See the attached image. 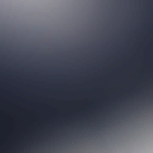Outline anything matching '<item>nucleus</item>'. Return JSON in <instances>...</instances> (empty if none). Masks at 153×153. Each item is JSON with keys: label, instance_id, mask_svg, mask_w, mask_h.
I'll list each match as a JSON object with an SVG mask.
<instances>
[{"label": "nucleus", "instance_id": "obj_1", "mask_svg": "<svg viewBox=\"0 0 153 153\" xmlns=\"http://www.w3.org/2000/svg\"><path fill=\"white\" fill-rule=\"evenodd\" d=\"M131 100L132 114H134V0H132Z\"/></svg>", "mask_w": 153, "mask_h": 153}, {"label": "nucleus", "instance_id": "obj_2", "mask_svg": "<svg viewBox=\"0 0 153 153\" xmlns=\"http://www.w3.org/2000/svg\"><path fill=\"white\" fill-rule=\"evenodd\" d=\"M134 19L135 18V17H134Z\"/></svg>", "mask_w": 153, "mask_h": 153}, {"label": "nucleus", "instance_id": "obj_3", "mask_svg": "<svg viewBox=\"0 0 153 153\" xmlns=\"http://www.w3.org/2000/svg\"><path fill=\"white\" fill-rule=\"evenodd\" d=\"M134 26H135V25H134Z\"/></svg>", "mask_w": 153, "mask_h": 153}, {"label": "nucleus", "instance_id": "obj_4", "mask_svg": "<svg viewBox=\"0 0 153 153\" xmlns=\"http://www.w3.org/2000/svg\"><path fill=\"white\" fill-rule=\"evenodd\" d=\"M134 73H135V71L134 72Z\"/></svg>", "mask_w": 153, "mask_h": 153}, {"label": "nucleus", "instance_id": "obj_5", "mask_svg": "<svg viewBox=\"0 0 153 153\" xmlns=\"http://www.w3.org/2000/svg\"><path fill=\"white\" fill-rule=\"evenodd\" d=\"M134 79H135V77L134 78Z\"/></svg>", "mask_w": 153, "mask_h": 153}, {"label": "nucleus", "instance_id": "obj_6", "mask_svg": "<svg viewBox=\"0 0 153 153\" xmlns=\"http://www.w3.org/2000/svg\"><path fill=\"white\" fill-rule=\"evenodd\" d=\"M134 102V103L135 102V101Z\"/></svg>", "mask_w": 153, "mask_h": 153}]
</instances>
